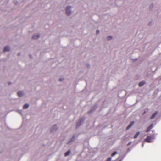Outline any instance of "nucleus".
<instances>
[{
    "instance_id": "nucleus-1",
    "label": "nucleus",
    "mask_w": 161,
    "mask_h": 161,
    "mask_svg": "<svg viewBox=\"0 0 161 161\" xmlns=\"http://www.w3.org/2000/svg\"><path fill=\"white\" fill-rule=\"evenodd\" d=\"M71 7L70 6H68L66 8V14L68 15H69L71 13V11L70 10Z\"/></svg>"
},
{
    "instance_id": "nucleus-2",
    "label": "nucleus",
    "mask_w": 161,
    "mask_h": 161,
    "mask_svg": "<svg viewBox=\"0 0 161 161\" xmlns=\"http://www.w3.org/2000/svg\"><path fill=\"white\" fill-rule=\"evenodd\" d=\"M152 139V137L150 136H147V138L145 139V142H151V140Z\"/></svg>"
},
{
    "instance_id": "nucleus-3",
    "label": "nucleus",
    "mask_w": 161,
    "mask_h": 161,
    "mask_svg": "<svg viewBox=\"0 0 161 161\" xmlns=\"http://www.w3.org/2000/svg\"><path fill=\"white\" fill-rule=\"evenodd\" d=\"M153 127V124H151L147 129L146 132H148L150 131V130L152 129Z\"/></svg>"
},
{
    "instance_id": "nucleus-4",
    "label": "nucleus",
    "mask_w": 161,
    "mask_h": 161,
    "mask_svg": "<svg viewBox=\"0 0 161 161\" xmlns=\"http://www.w3.org/2000/svg\"><path fill=\"white\" fill-rule=\"evenodd\" d=\"M84 120V119L82 118L81 119H80L79 121L77 122L76 125L77 127L79 126L80 125L81 123Z\"/></svg>"
},
{
    "instance_id": "nucleus-5",
    "label": "nucleus",
    "mask_w": 161,
    "mask_h": 161,
    "mask_svg": "<svg viewBox=\"0 0 161 161\" xmlns=\"http://www.w3.org/2000/svg\"><path fill=\"white\" fill-rule=\"evenodd\" d=\"M10 50V48L9 47L6 46H5L4 49V52H8Z\"/></svg>"
},
{
    "instance_id": "nucleus-6",
    "label": "nucleus",
    "mask_w": 161,
    "mask_h": 161,
    "mask_svg": "<svg viewBox=\"0 0 161 161\" xmlns=\"http://www.w3.org/2000/svg\"><path fill=\"white\" fill-rule=\"evenodd\" d=\"M134 124V122L131 121L130 122V124L127 127L126 130H128Z\"/></svg>"
},
{
    "instance_id": "nucleus-7",
    "label": "nucleus",
    "mask_w": 161,
    "mask_h": 161,
    "mask_svg": "<svg viewBox=\"0 0 161 161\" xmlns=\"http://www.w3.org/2000/svg\"><path fill=\"white\" fill-rule=\"evenodd\" d=\"M158 111H156L154 113H153V115H152V116L151 117H150V119H153V118H154L156 115L158 114Z\"/></svg>"
},
{
    "instance_id": "nucleus-8",
    "label": "nucleus",
    "mask_w": 161,
    "mask_h": 161,
    "mask_svg": "<svg viewBox=\"0 0 161 161\" xmlns=\"http://www.w3.org/2000/svg\"><path fill=\"white\" fill-rule=\"evenodd\" d=\"M17 94L19 97H21L23 94V92L22 91H19L18 92Z\"/></svg>"
},
{
    "instance_id": "nucleus-9",
    "label": "nucleus",
    "mask_w": 161,
    "mask_h": 161,
    "mask_svg": "<svg viewBox=\"0 0 161 161\" xmlns=\"http://www.w3.org/2000/svg\"><path fill=\"white\" fill-rule=\"evenodd\" d=\"M39 35L37 34V35H34L32 37V38L34 39H36L38 38L39 37Z\"/></svg>"
},
{
    "instance_id": "nucleus-10",
    "label": "nucleus",
    "mask_w": 161,
    "mask_h": 161,
    "mask_svg": "<svg viewBox=\"0 0 161 161\" xmlns=\"http://www.w3.org/2000/svg\"><path fill=\"white\" fill-rule=\"evenodd\" d=\"M145 82L144 81H142L140 82L139 84V86L140 87L142 86L145 84Z\"/></svg>"
},
{
    "instance_id": "nucleus-11",
    "label": "nucleus",
    "mask_w": 161,
    "mask_h": 161,
    "mask_svg": "<svg viewBox=\"0 0 161 161\" xmlns=\"http://www.w3.org/2000/svg\"><path fill=\"white\" fill-rule=\"evenodd\" d=\"M70 153V151L68 150L66 153H65L64 155L65 156H68Z\"/></svg>"
},
{
    "instance_id": "nucleus-12",
    "label": "nucleus",
    "mask_w": 161,
    "mask_h": 161,
    "mask_svg": "<svg viewBox=\"0 0 161 161\" xmlns=\"http://www.w3.org/2000/svg\"><path fill=\"white\" fill-rule=\"evenodd\" d=\"M75 138V137H74V136H73L72 138L68 141V143L69 144L71 142H73Z\"/></svg>"
},
{
    "instance_id": "nucleus-13",
    "label": "nucleus",
    "mask_w": 161,
    "mask_h": 161,
    "mask_svg": "<svg viewBox=\"0 0 161 161\" xmlns=\"http://www.w3.org/2000/svg\"><path fill=\"white\" fill-rule=\"evenodd\" d=\"M29 107V105L28 104H25L23 107V109H27Z\"/></svg>"
},
{
    "instance_id": "nucleus-14",
    "label": "nucleus",
    "mask_w": 161,
    "mask_h": 161,
    "mask_svg": "<svg viewBox=\"0 0 161 161\" xmlns=\"http://www.w3.org/2000/svg\"><path fill=\"white\" fill-rule=\"evenodd\" d=\"M57 129V125H54L52 128L51 131H53V130H56Z\"/></svg>"
},
{
    "instance_id": "nucleus-15",
    "label": "nucleus",
    "mask_w": 161,
    "mask_h": 161,
    "mask_svg": "<svg viewBox=\"0 0 161 161\" xmlns=\"http://www.w3.org/2000/svg\"><path fill=\"white\" fill-rule=\"evenodd\" d=\"M140 134V132H137L136 134L134 136V138H136Z\"/></svg>"
},
{
    "instance_id": "nucleus-16",
    "label": "nucleus",
    "mask_w": 161,
    "mask_h": 161,
    "mask_svg": "<svg viewBox=\"0 0 161 161\" xmlns=\"http://www.w3.org/2000/svg\"><path fill=\"white\" fill-rule=\"evenodd\" d=\"M117 154V152L116 151L114 152L111 154V156L113 157L115 155Z\"/></svg>"
},
{
    "instance_id": "nucleus-17",
    "label": "nucleus",
    "mask_w": 161,
    "mask_h": 161,
    "mask_svg": "<svg viewBox=\"0 0 161 161\" xmlns=\"http://www.w3.org/2000/svg\"><path fill=\"white\" fill-rule=\"evenodd\" d=\"M112 38V37L111 36H108L107 37V40H110Z\"/></svg>"
},
{
    "instance_id": "nucleus-18",
    "label": "nucleus",
    "mask_w": 161,
    "mask_h": 161,
    "mask_svg": "<svg viewBox=\"0 0 161 161\" xmlns=\"http://www.w3.org/2000/svg\"><path fill=\"white\" fill-rule=\"evenodd\" d=\"M111 158L110 157V158H109L107 159V160L106 161H111Z\"/></svg>"
},
{
    "instance_id": "nucleus-19",
    "label": "nucleus",
    "mask_w": 161,
    "mask_h": 161,
    "mask_svg": "<svg viewBox=\"0 0 161 161\" xmlns=\"http://www.w3.org/2000/svg\"><path fill=\"white\" fill-rule=\"evenodd\" d=\"M63 78H60L59 79V80L60 81H63Z\"/></svg>"
},
{
    "instance_id": "nucleus-20",
    "label": "nucleus",
    "mask_w": 161,
    "mask_h": 161,
    "mask_svg": "<svg viewBox=\"0 0 161 161\" xmlns=\"http://www.w3.org/2000/svg\"><path fill=\"white\" fill-rule=\"evenodd\" d=\"M99 33V31L98 30H97L96 31V33L97 34H98Z\"/></svg>"
},
{
    "instance_id": "nucleus-21",
    "label": "nucleus",
    "mask_w": 161,
    "mask_h": 161,
    "mask_svg": "<svg viewBox=\"0 0 161 161\" xmlns=\"http://www.w3.org/2000/svg\"><path fill=\"white\" fill-rule=\"evenodd\" d=\"M20 55V53H18V56H19V55Z\"/></svg>"
},
{
    "instance_id": "nucleus-22",
    "label": "nucleus",
    "mask_w": 161,
    "mask_h": 161,
    "mask_svg": "<svg viewBox=\"0 0 161 161\" xmlns=\"http://www.w3.org/2000/svg\"><path fill=\"white\" fill-rule=\"evenodd\" d=\"M11 84V83H8V84H9H9Z\"/></svg>"
},
{
    "instance_id": "nucleus-23",
    "label": "nucleus",
    "mask_w": 161,
    "mask_h": 161,
    "mask_svg": "<svg viewBox=\"0 0 161 161\" xmlns=\"http://www.w3.org/2000/svg\"><path fill=\"white\" fill-rule=\"evenodd\" d=\"M130 144V143H129V144H128V145Z\"/></svg>"
}]
</instances>
